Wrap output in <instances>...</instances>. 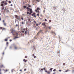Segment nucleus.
<instances>
[{"label": "nucleus", "instance_id": "obj_8", "mask_svg": "<svg viewBox=\"0 0 74 74\" xmlns=\"http://www.w3.org/2000/svg\"><path fill=\"white\" fill-rule=\"evenodd\" d=\"M36 15V13L34 12L33 14H32V15L34 16L35 18H36V16L35 15Z\"/></svg>", "mask_w": 74, "mask_h": 74}, {"label": "nucleus", "instance_id": "obj_20", "mask_svg": "<svg viewBox=\"0 0 74 74\" xmlns=\"http://www.w3.org/2000/svg\"><path fill=\"white\" fill-rule=\"evenodd\" d=\"M6 29V28H3V29H2V30H5Z\"/></svg>", "mask_w": 74, "mask_h": 74}, {"label": "nucleus", "instance_id": "obj_30", "mask_svg": "<svg viewBox=\"0 0 74 74\" xmlns=\"http://www.w3.org/2000/svg\"><path fill=\"white\" fill-rule=\"evenodd\" d=\"M25 58H27V56H25Z\"/></svg>", "mask_w": 74, "mask_h": 74}, {"label": "nucleus", "instance_id": "obj_64", "mask_svg": "<svg viewBox=\"0 0 74 74\" xmlns=\"http://www.w3.org/2000/svg\"><path fill=\"white\" fill-rule=\"evenodd\" d=\"M0 74H1V73L0 72Z\"/></svg>", "mask_w": 74, "mask_h": 74}, {"label": "nucleus", "instance_id": "obj_45", "mask_svg": "<svg viewBox=\"0 0 74 74\" xmlns=\"http://www.w3.org/2000/svg\"><path fill=\"white\" fill-rule=\"evenodd\" d=\"M34 22L35 23H36V22L35 21H34Z\"/></svg>", "mask_w": 74, "mask_h": 74}, {"label": "nucleus", "instance_id": "obj_58", "mask_svg": "<svg viewBox=\"0 0 74 74\" xmlns=\"http://www.w3.org/2000/svg\"><path fill=\"white\" fill-rule=\"evenodd\" d=\"M56 74V72H54V73H53V74Z\"/></svg>", "mask_w": 74, "mask_h": 74}, {"label": "nucleus", "instance_id": "obj_13", "mask_svg": "<svg viewBox=\"0 0 74 74\" xmlns=\"http://www.w3.org/2000/svg\"><path fill=\"white\" fill-rule=\"evenodd\" d=\"M14 47L15 49H17L18 47H16V46H14Z\"/></svg>", "mask_w": 74, "mask_h": 74}, {"label": "nucleus", "instance_id": "obj_57", "mask_svg": "<svg viewBox=\"0 0 74 74\" xmlns=\"http://www.w3.org/2000/svg\"><path fill=\"white\" fill-rule=\"evenodd\" d=\"M32 56H34V54H32Z\"/></svg>", "mask_w": 74, "mask_h": 74}, {"label": "nucleus", "instance_id": "obj_38", "mask_svg": "<svg viewBox=\"0 0 74 74\" xmlns=\"http://www.w3.org/2000/svg\"><path fill=\"white\" fill-rule=\"evenodd\" d=\"M34 58H36V56H34Z\"/></svg>", "mask_w": 74, "mask_h": 74}, {"label": "nucleus", "instance_id": "obj_56", "mask_svg": "<svg viewBox=\"0 0 74 74\" xmlns=\"http://www.w3.org/2000/svg\"><path fill=\"white\" fill-rule=\"evenodd\" d=\"M2 54H3V55H4V52H3V53H2Z\"/></svg>", "mask_w": 74, "mask_h": 74}, {"label": "nucleus", "instance_id": "obj_40", "mask_svg": "<svg viewBox=\"0 0 74 74\" xmlns=\"http://www.w3.org/2000/svg\"><path fill=\"white\" fill-rule=\"evenodd\" d=\"M26 70H27L26 69H24V71H26Z\"/></svg>", "mask_w": 74, "mask_h": 74}, {"label": "nucleus", "instance_id": "obj_9", "mask_svg": "<svg viewBox=\"0 0 74 74\" xmlns=\"http://www.w3.org/2000/svg\"><path fill=\"white\" fill-rule=\"evenodd\" d=\"M5 10H6V11L7 13H8L9 12V10L8 9H6L5 8Z\"/></svg>", "mask_w": 74, "mask_h": 74}, {"label": "nucleus", "instance_id": "obj_17", "mask_svg": "<svg viewBox=\"0 0 74 74\" xmlns=\"http://www.w3.org/2000/svg\"><path fill=\"white\" fill-rule=\"evenodd\" d=\"M58 54H60V50H59L58 52Z\"/></svg>", "mask_w": 74, "mask_h": 74}, {"label": "nucleus", "instance_id": "obj_5", "mask_svg": "<svg viewBox=\"0 0 74 74\" xmlns=\"http://www.w3.org/2000/svg\"><path fill=\"white\" fill-rule=\"evenodd\" d=\"M38 10H40V9L39 8H37L36 10H35L36 12H38V14H40V11Z\"/></svg>", "mask_w": 74, "mask_h": 74}, {"label": "nucleus", "instance_id": "obj_12", "mask_svg": "<svg viewBox=\"0 0 74 74\" xmlns=\"http://www.w3.org/2000/svg\"><path fill=\"white\" fill-rule=\"evenodd\" d=\"M46 23H45V22H44L43 23H42V25L43 26H45V25Z\"/></svg>", "mask_w": 74, "mask_h": 74}, {"label": "nucleus", "instance_id": "obj_6", "mask_svg": "<svg viewBox=\"0 0 74 74\" xmlns=\"http://www.w3.org/2000/svg\"><path fill=\"white\" fill-rule=\"evenodd\" d=\"M4 2H5V1H3L1 2V6H3L4 5Z\"/></svg>", "mask_w": 74, "mask_h": 74}, {"label": "nucleus", "instance_id": "obj_59", "mask_svg": "<svg viewBox=\"0 0 74 74\" xmlns=\"http://www.w3.org/2000/svg\"><path fill=\"white\" fill-rule=\"evenodd\" d=\"M22 70L21 69V70H20V71H22Z\"/></svg>", "mask_w": 74, "mask_h": 74}, {"label": "nucleus", "instance_id": "obj_48", "mask_svg": "<svg viewBox=\"0 0 74 74\" xmlns=\"http://www.w3.org/2000/svg\"><path fill=\"white\" fill-rule=\"evenodd\" d=\"M16 21L17 20L16 19L15 20V23H16Z\"/></svg>", "mask_w": 74, "mask_h": 74}, {"label": "nucleus", "instance_id": "obj_10", "mask_svg": "<svg viewBox=\"0 0 74 74\" xmlns=\"http://www.w3.org/2000/svg\"><path fill=\"white\" fill-rule=\"evenodd\" d=\"M43 70H44V69H43L42 68L41 69V70H40V71H39V72H42V71H43Z\"/></svg>", "mask_w": 74, "mask_h": 74}, {"label": "nucleus", "instance_id": "obj_16", "mask_svg": "<svg viewBox=\"0 0 74 74\" xmlns=\"http://www.w3.org/2000/svg\"><path fill=\"white\" fill-rule=\"evenodd\" d=\"M3 24L5 26H6V23H3Z\"/></svg>", "mask_w": 74, "mask_h": 74}, {"label": "nucleus", "instance_id": "obj_21", "mask_svg": "<svg viewBox=\"0 0 74 74\" xmlns=\"http://www.w3.org/2000/svg\"><path fill=\"white\" fill-rule=\"evenodd\" d=\"M48 28H49V29H50L51 28V27H48Z\"/></svg>", "mask_w": 74, "mask_h": 74}, {"label": "nucleus", "instance_id": "obj_62", "mask_svg": "<svg viewBox=\"0 0 74 74\" xmlns=\"http://www.w3.org/2000/svg\"><path fill=\"white\" fill-rule=\"evenodd\" d=\"M54 33L55 34V35H56V33H55L54 32Z\"/></svg>", "mask_w": 74, "mask_h": 74}, {"label": "nucleus", "instance_id": "obj_55", "mask_svg": "<svg viewBox=\"0 0 74 74\" xmlns=\"http://www.w3.org/2000/svg\"><path fill=\"white\" fill-rule=\"evenodd\" d=\"M45 72H46V73H47V72H48V71H45Z\"/></svg>", "mask_w": 74, "mask_h": 74}, {"label": "nucleus", "instance_id": "obj_14", "mask_svg": "<svg viewBox=\"0 0 74 74\" xmlns=\"http://www.w3.org/2000/svg\"><path fill=\"white\" fill-rule=\"evenodd\" d=\"M0 67L1 68H2V67H4V65H2L0 66Z\"/></svg>", "mask_w": 74, "mask_h": 74}, {"label": "nucleus", "instance_id": "obj_11", "mask_svg": "<svg viewBox=\"0 0 74 74\" xmlns=\"http://www.w3.org/2000/svg\"><path fill=\"white\" fill-rule=\"evenodd\" d=\"M23 62H27V60H26V59H24L23 60Z\"/></svg>", "mask_w": 74, "mask_h": 74}, {"label": "nucleus", "instance_id": "obj_31", "mask_svg": "<svg viewBox=\"0 0 74 74\" xmlns=\"http://www.w3.org/2000/svg\"><path fill=\"white\" fill-rule=\"evenodd\" d=\"M51 20H49V22H51Z\"/></svg>", "mask_w": 74, "mask_h": 74}, {"label": "nucleus", "instance_id": "obj_28", "mask_svg": "<svg viewBox=\"0 0 74 74\" xmlns=\"http://www.w3.org/2000/svg\"><path fill=\"white\" fill-rule=\"evenodd\" d=\"M22 24V25H23L24 24V23L23 22V21L21 23Z\"/></svg>", "mask_w": 74, "mask_h": 74}, {"label": "nucleus", "instance_id": "obj_33", "mask_svg": "<svg viewBox=\"0 0 74 74\" xmlns=\"http://www.w3.org/2000/svg\"><path fill=\"white\" fill-rule=\"evenodd\" d=\"M3 7V8H2V10H4V6H2Z\"/></svg>", "mask_w": 74, "mask_h": 74}, {"label": "nucleus", "instance_id": "obj_51", "mask_svg": "<svg viewBox=\"0 0 74 74\" xmlns=\"http://www.w3.org/2000/svg\"><path fill=\"white\" fill-rule=\"evenodd\" d=\"M16 27H18V24H16Z\"/></svg>", "mask_w": 74, "mask_h": 74}, {"label": "nucleus", "instance_id": "obj_25", "mask_svg": "<svg viewBox=\"0 0 74 74\" xmlns=\"http://www.w3.org/2000/svg\"><path fill=\"white\" fill-rule=\"evenodd\" d=\"M53 69V68H51L50 69V70H51V71H52V70Z\"/></svg>", "mask_w": 74, "mask_h": 74}, {"label": "nucleus", "instance_id": "obj_52", "mask_svg": "<svg viewBox=\"0 0 74 74\" xmlns=\"http://www.w3.org/2000/svg\"><path fill=\"white\" fill-rule=\"evenodd\" d=\"M3 23H5V22H4V20H3Z\"/></svg>", "mask_w": 74, "mask_h": 74}, {"label": "nucleus", "instance_id": "obj_47", "mask_svg": "<svg viewBox=\"0 0 74 74\" xmlns=\"http://www.w3.org/2000/svg\"><path fill=\"white\" fill-rule=\"evenodd\" d=\"M6 44L7 45L8 44V42H7L6 43Z\"/></svg>", "mask_w": 74, "mask_h": 74}, {"label": "nucleus", "instance_id": "obj_37", "mask_svg": "<svg viewBox=\"0 0 74 74\" xmlns=\"http://www.w3.org/2000/svg\"><path fill=\"white\" fill-rule=\"evenodd\" d=\"M21 19H22V20H23V18L22 17L21 18Z\"/></svg>", "mask_w": 74, "mask_h": 74}, {"label": "nucleus", "instance_id": "obj_2", "mask_svg": "<svg viewBox=\"0 0 74 74\" xmlns=\"http://www.w3.org/2000/svg\"><path fill=\"white\" fill-rule=\"evenodd\" d=\"M23 30L24 31H21V32L22 33H24V32H25V34H27V28L26 27L25 28H24L23 29Z\"/></svg>", "mask_w": 74, "mask_h": 74}, {"label": "nucleus", "instance_id": "obj_7", "mask_svg": "<svg viewBox=\"0 0 74 74\" xmlns=\"http://www.w3.org/2000/svg\"><path fill=\"white\" fill-rule=\"evenodd\" d=\"M43 31H44V30L43 29L40 30L38 33H37V35H38L39 34H40V33H42V32H43Z\"/></svg>", "mask_w": 74, "mask_h": 74}, {"label": "nucleus", "instance_id": "obj_63", "mask_svg": "<svg viewBox=\"0 0 74 74\" xmlns=\"http://www.w3.org/2000/svg\"><path fill=\"white\" fill-rule=\"evenodd\" d=\"M1 71V69H0V71Z\"/></svg>", "mask_w": 74, "mask_h": 74}, {"label": "nucleus", "instance_id": "obj_49", "mask_svg": "<svg viewBox=\"0 0 74 74\" xmlns=\"http://www.w3.org/2000/svg\"><path fill=\"white\" fill-rule=\"evenodd\" d=\"M13 70H12L11 71H12V73L13 72Z\"/></svg>", "mask_w": 74, "mask_h": 74}, {"label": "nucleus", "instance_id": "obj_32", "mask_svg": "<svg viewBox=\"0 0 74 74\" xmlns=\"http://www.w3.org/2000/svg\"><path fill=\"white\" fill-rule=\"evenodd\" d=\"M53 71H54V72L55 71H56V69H54L53 70Z\"/></svg>", "mask_w": 74, "mask_h": 74}, {"label": "nucleus", "instance_id": "obj_18", "mask_svg": "<svg viewBox=\"0 0 74 74\" xmlns=\"http://www.w3.org/2000/svg\"><path fill=\"white\" fill-rule=\"evenodd\" d=\"M23 7L24 8H25V9L26 8V6L25 5L23 6Z\"/></svg>", "mask_w": 74, "mask_h": 74}, {"label": "nucleus", "instance_id": "obj_35", "mask_svg": "<svg viewBox=\"0 0 74 74\" xmlns=\"http://www.w3.org/2000/svg\"><path fill=\"white\" fill-rule=\"evenodd\" d=\"M45 22H47V20L46 19H45Z\"/></svg>", "mask_w": 74, "mask_h": 74}, {"label": "nucleus", "instance_id": "obj_29", "mask_svg": "<svg viewBox=\"0 0 74 74\" xmlns=\"http://www.w3.org/2000/svg\"><path fill=\"white\" fill-rule=\"evenodd\" d=\"M27 14H29V12L28 11H27Z\"/></svg>", "mask_w": 74, "mask_h": 74}, {"label": "nucleus", "instance_id": "obj_60", "mask_svg": "<svg viewBox=\"0 0 74 74\" xmlns=\"http://www.w3.org/2000/svg\"><path fill=\"white\" fill-rule=\"evenodd\" d=\"M10 6H12V4H11L10 5Z\"/></svg>", "mask_w": 74, "mask_h": 74}, {"label": "nucleus", "instance_id": "obj_27", "mask_svg": "<svg viewBox=\"0 0 74 74\" xmlns=\"http://www.w3.org/2000/svg\"><path fill=\"white\" fill-rule=\"evenodd\" d=\"M47 73L48 74H50V72H49V71H47Z\"/></svg>", "mask_w": 74, "mask_h": 74}, {"label": "nucleus", "instance_id": "obj_61", "mask_svg": "<svg viewBox=\"0 0 74 74\" xmlns=\"http://www.w3.org/2000/svg\"><path fill=\"white\" fill-rule=\"evenodd\" d=\"M10 48H12V47H10Z\"/></svg>", "mask_w": 74, "mask_h": 74}, {"label": "nucleus", "instance_id": "obj_41", "mask_svg": "<svg viewBox=\"0 0 74 74\" xmlns=\"http://www.w3.org/2000/svg\"><path fill=\"white\" fill-rule=\"evenodd\" d=\"M9 3H11V2L10 1H9Z\"/></svg>", "mask_w": 74, "mask_h": 74}, {"label": "nucleus", "instance_id": "obj_53", "mask_svg": "<svg viewBox=\"0 0 74 74\" xmlns=\"http://www.w3.org/2000/svg\"><path fill=\"white\" fill-rule=\"evenodd\" d=\"M59 71H60H60H62V70H59Z\"/></svg>", "mask_w": 74, "mask_h": 74}, {"label": "nucleus", "instance_id": "obj_46", "mask_svg": "<svg viewBox=\"0 0 74 74\" xmlns=\"http://www.w3.org/2000/svg\"><path fill=\"white\" fill-rule=\"evenodd\" d=\"M36 26H38V24H36Z\"/></svg>", "mask_w": 74, "mask_h": 74}, {"label": "nucleus", "instance_id": "obj_44", "mask_svg": "<svg viewBox=\"0 0 74 74\" xmlns=\"http://www.w3.org/2000/svg\"><path fill=\"white\" fill-rule=\"evenodd\" d=\"M63 66H64L65 65V63H64L63 64Z\"/></svg>", "mask_w": 74, "mask_h": 74}, {"label": "nucleus", "instance_id": "obj_54", "mask_svg": "<svg viewBox=\"0 0 74 74\" xmlns=\"http://www.w3.org/2000/svg\"><path fill=\"white\" fill-rule=\"evenodd\" d=\"M10 42L12 41V40H10Z\"/></svg>", "mask_w": 74, "mask_h": 74}, {"label": "nucleus", "instance_id": "obj_39", "mask_svg": "<svg viewBox=\"0 0 74 74\" xmlns=\"http://www.w3.org/2000/svg\"><path fill=\"white\" fill-rule=\"evenodd\" d=\"M36 1L38 2L40 1V0H36Z\"/></svg>", "mask_w": 74, "mask_h": 74}, {"label": "nucleus", "instance_id": "obj_36", "mask_svg": "<svg viewBox=\"0 0 74 74\" xmlns=\"http://www.w3.org/2000/svg\"><path fill=\"white\" fill-rule=\"evenodd\" d=\"M31 6L30 5H28V7H31Z\"/></svg>", "mask_w": 74, "mask_h": 74}, {"label": "nucleus", "instance_id": "obj_50", "mask_svg": "<svg viewBox=\"0 0 74 74\" xmlns=\"http://www.w3.org/2000/svg\"><path fill=\"white\" fill-rule=\"evenodd\" d=\"M38 28H36V30H38Z\"/></svg>", "mask_w": 74, "mask_h": 74}, {"label": "nucleus", "instance_id": "obj_1", "mask_svg": "<svg viewBox=\"0 0 74 74\" xmlns=\"http://www.w3.org/2000/svg\"><path fill=\"white\" fill-rule=\"evenodd\" d=\"M13 35H15L16 37H15L14 39H15L16 38H18V33L16 32L15 30H13L12 29V32H11Z\"/></svg>", "mask_w": 74, "mask_h": 74}, {"label": "nucleus", "instance_id": "obj_43", "mask_svg": "<svg viewBox=\"0 0 74 74\" xmlns=\"http://www.w3.org/2000/svg\"><path fill=\"white\" fill-rule=\"evenodd\" d=\"M69 71V70H66L65 71V72H67V71Z\"/></svg>", "mask_w": 74, "mask_h": 74}, {"label": "nucleus", "instance_id": "obj_42", "mask_svg": "<svg viewBox=\"0 0 74 74\" xmlns=\"http://www.w3.org/2000/svg\"><path fill=\"white\" fill-rule=\"evenodd\" d=\"M43 70H45V68H43Z\"/></svg>", "mask_w": 74, "mask_h": 74}, {"label": "nucleus", "instance_id": "obj_34", "mask_svg": "<svg viewBox=\"0 0 74 74\" xmlns=\"http://www.w3.org/2000/svg\"><path fill=\"white\" fill-rule=\"evenodd\" d=\"M37 15L38 16H39V13H38L37 14Z\"/></svg>", "mask_w": 74, "mask_h": 74}, {"label": "nucleus", "instance_id": "obj_23", "mask_svg": "<svg viewBox=\"0 0 74 74\" xmlns=\"http://www.w3.org/2000/svg\"><path fill=\"white\" fill-rule=\"evenodd\" d=\"M3 27H0V29H3Z\"/></svg>", "mask_w": 74, "mask_h": 74}, {"label": "nucleus", "instance_id": "obj_3", "mask_svg": "<svg viewBox=\"0 0 74 74\" xmlns=\"http://www.w3.org/2000/svg\"><path fill=\"white\" fill-rule=\"evenodd\" d=\"M26 9H29V15H32V13H33V12L32 11V9L29 8L28 7H26Z\"/></svg>", "mask_w": 74, "mask_h": 74}, {"label": "nucleus", "instance_id": "obj_26", "mask_svg": "<svg viewBox=\"0 0 74 74\" xmlns=\"http://www.w3.org/2000/svg\"><path fill=\"white\" fill-rule=\"evenodd\" d=\"M51 33H52V34H53V33H54V32H53V31H52L51 32Z\"/></svg>", "mask_w": 74, "mask_h": 74}, {"label": "nucleus", "instance_id": "obj_19", "mask_svg": "<svg viewBox=\"0 0 74 74\" xmlns=\"http://www.w3.org/2000/svg\"><path fill=\"white\" fill-rule=\"evenodd\" d=\"M5 41H8V39H5Z\"/></svg>", "mask_w": 74, "mask_h": 74}, {"label": "nucleus", "instance_id": "obj_4", "mask_svg": "<svg viewBox=\"0 0 74 74\" xmlns=\"http://www.w3.org/2000/svg\"><path fill=\"white\" fill-rule=\"evenodd\" d=\"M14 16L16 18V19L21 21V19H20V16H18L17 15H15Z\"/></svg>", "mask_w": 74, "mask_h": 74}, {"label": "nucleus", "instance_id": "obj_22", "mask_svg": "<svg viewBox=\"0 0 74 74\" xmlns=\"http://www.w3.org/2000/svg\"><path fill=\"white\" fill-rule=\"evenodd\" d=\"M4 71L5 72H7L8 71V70L7 69H6V70H5Z\"/></svg>", "mask_w": 74, "mask_h": 74}, {"label": "nucleus", "instance_id": "obj_24", "mask_svg": "<svg viewBox=\"0 0 74 74\" xmlns=\"http://www.w3.org/2000/svg\"><path fill=\"white\" fill-rule=\"evenodd\" d=\"M27 9V11H29V10H30V9Z\"/></svg>", "mask_w": 74, "mask_h": 74}, {"label": "nucleus", "instance_id": "obj_15", "mask_svg": "<svg viewBox=\"0 0 74 74\" xmlns=\"http://www.w3.org/2000/svg\"><path fill=\"white\" fill-rule=\"evenodd\" d=\"M4 4L5 5H6L7 4V2H4Z\"/></svg>", "mask_w": 74, "mask_h": 74}]
</instances>
